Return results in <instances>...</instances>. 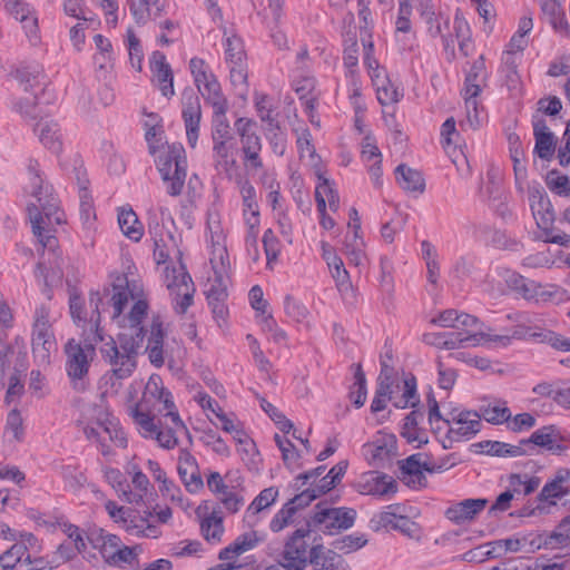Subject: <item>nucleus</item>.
Segmentation results:
<instances>
[{
    "label": "nucleus",
    "instance_id": "nucleus-1",
    "mask_svg": "<svg viewBox=\"0 0 570 570\" xmlns=\"http://www.w3.org/2000/svg\"><path fill=\"white\" fill-rule=\"evenodd\" d=\"M106 292L110 295L108 304L112 307V320L121 316L129 298L136 299L128 316L122 318L127 322L122 326H127L128 331L118 334L117 340L109 337L100 346L101 357L110 367L102 380L105 384H110V387L117 391L121 385L120 382L130 377L137 367V357L145 337L141 322L147 315L148 303L141 297V285L135 281L130 282L126 274L112 275L111 288Z\"/></svg>",
    "mask_w": 570,
    "mask_h": 570
},
{
    "label": "nucleus",
    "instance_id": "nucleus-2",
    "mask_svg": "<svg viewBox=\"0 0 570 570\" xmlns=\"http://www.w3.org/2000/svg\"><path fill=\"white\" fill-rule=\"evenodd\" d=\"M23 189L27 195L36 199V203L27 206L32 233L43 248L53 249L57 239L51 234V226L66 223V218L63 212L59 208L52 187L43 181L37 185H24Z\"/></svg>",
    "mask_w": 570,
    "mask_h": 570
},
{
    "label": "nucleus",
    "instance_id": "nucleus-3",
    "mask_svg": "<svg viewBox=\"0 0 570 570\" xmlns=\"http://www.w3.org/2000/svg\"><path fill=\"white\" fill-rule=\"evenodd\" d=\"M164 411H176L171 393L164 387L161 377L151 374L145 385L142 396L138 403L129 407V414L137 426L146 432H153L150 416L156 417Z\"/></svg>",
    "mask_w": 570,
    "mask_h": 570
},
{
    "label": "nucleus",
    "instance_id": "nucleus-4",
    "mask_svg": "<svg viewBox=\"0 0 570 570\" xmlns=\"http://www.w3.org/2000/svg\"><path fill=\"white\" fill-rule=\"evenodd\" d=\"M97 341L91 336L90 341H85V344H81L75 338H70L63 347L66 372L72 389L77 392H85L89 386V368L96 356L94 342Z\"/></svg>",
    "mask_w": 570,
    "mask_h": 570
},
{
    "label": "nucleus",
    "instance_id": "nucleus-5",
    "mask_svg": "<svg viewBox=\"0 0 570 570\" xmlns=\"http://www.w3.org/2000/svg\"><path fill=\"white\" fill-rule=\"evenodd\" d=\"M156 165L163 181L166 184L167 194L171 197L179 196L187 176V159L183 145H168L157 156Z\"/></svg>",
    "mask_w": 570,
    "mask_h": 570
},
{
    "label": "nucleus",
    "instance_id": "nucleus-6",
    "mask_svg": "<svg viewBox=\"0 0 570 570\" xmlns=\"http://www.w3.org/2000/svg\"><path fill=\"white\" fill-rule=\"evenodd\" d=\"M102 298L99 292H90L88 306L79 295H71L69 298L70 315L75 324L82 330L85 341H104L102 330L100 327Z\"/></svg>",
    "mask_w": 570,
    "mask_h": 570
},
{
    "label": "nucleus",
    "instance_id": "nucleus-7",
    "mask_svg": "<svg viewBox=\"0 0 570 570\" xmlns=\"http://www.w3.org/2000/svg\"><path fill=\"white\" fill-rule=\"evenodd\" d=\"M387 401H391L397 409L416 407L420 404V396L415 376L406 374L395 387L387 386V384H377L371 403V411L377 413L385 410Z\"/></svg>",
    "mask_w": 570,
    "mask_h": 570
},
{
    "label": "nucleus",
    "instance_id": "nucleus-8",
    "mask_svg": "<svg viewBox=\"0 0 570 570\" xmlns=\"http://www.w3.org/2000/svg\"><path fill=\"white\" fill-rule=\"evenodd\" d=\"M529 203L537 226L546 234V240L560 246H570V235L566 233L553 234L554 212L550 199L540 185L529 188Z\"/></svg>",
    "mask_w": 570,
    "mask_h": 570
},
{
    "label": "nucleus",
    "instance_id": "nucleus-9",
    "mask_svg": "<svg viewBox=\"0 0 570 570\" xmlns=\"http://www.w3.org/2000/svg\"><path fill=\"white\" fill-rule=\"evenodd\" d=\"M364 65L376 90L377 100L382 106L397 104L404 96L403 89L391 81L385 70L373 56V41L363 39Z\"/></svg>",
    "mask_w": 570,
    "mask_h": 570
},
{
    "label": "nucleus",
    "instance_id": "nucleus-10",
    "mask_svg": "<svg viewBox=\"0 0 570 570\" xmlns=\"http://www.w3.org/2000/svg\"><path fill=\"white\" fill-rule=\"evenodd\" d=\"M234 127L239 137L244 166L254 170L262 169L263 144L257 132V122L252 118L240 117L235 120Z\"/></svg>",
    "mask_w": 570,
    "mask_h": 570
},
{
    "label": "nucleus",
    "instance_id": "nucleus-11",
    "mask_svg": "<svg viewBox=\"0 0 570 570\" xmlns=\"http://www.w3.org/2000/svg\"><path fill=\"white\" fill-rule=\"evenodd\" d=\"M166 286L176 313L185 314L193 304L195 285L190 275L183 268H166Z\"/></svg>",
    "mask_w": 570,
    "mask_h": 570
},
{
    "label": "nucleus",
    "instance_id": "nucleus-12",
    "mask_svg": "<svg viewBox=\"0 0 570 570\" xmlns=\"http://www.w3.org/2000/svg\"><path fill=\"white\" fill-rule=\"evenodd\" d=\"M309 533V528H299L287 538L279 557V564L284 570L306 569L309 563V550L305 538Z\"/></svg>",
    "mask_w": 570,
    "mask_h": 570
},
{
    "label": "nucleus",
    "instance_id": "nucleus-13",
    "mask_svg": "<svg viewBox=\"0 0 570 570\" xmlns=\"http://www.w3.org/2000/svg\"><path fill=\"white\" fill-rule=\"evenodd\" d=\"M317 511L307 523V528H317L320 531L334 534L341 530H346L354 524L356 512L347 508H322V503L316 504Z\"/></svg>",
    "mask_w": 570,
    "mask_h": 570
},
{
    "label": "nucleus",
    "instance_id": "nucleus-14",
    "mask_svg": "<svg viewBox=\"0 0 570 570\" xmlns=\"http://www.w3.org/2000/svg\"><path fill=\"white\" fill-rule=\"evenodd\" d=\"M165 417L170 419V426L165 428L160 421L158 424H156V417L150 416L153 432H146L145 429L141 426L137 428L142 438L156 440L160 448L171 450L178 445L177 432H187V428L185 423L181 421L177 411L166 412Z\"/></svg>",
    "mask_w": 570,
    "mask_h": 570
},
{
    "label": "nucleus",
    "instance_id": "nucleus-15",
    "mask_svg": "<svg viewBox=\"0 0 570 570\" xmlns=\"http://www.w3.org/2000/svg\"><path fill=\"white\" fill-rule=\"evenodd\" d=\"M508 482L509 489L497 497L489 509L490 514L508 511L514 499V492L519 491V487H523V495L534 492L540 484V479L538 476H529L528 474L512 473L509 475Z\"/></svg>",
    "mask_w": 570,
    "mask_h": 570
},
{
    "label": "nucleus",
    "instance_id": "nucleus-16",
    "mask_svg": "<svg viewBox=\"0 0 570 570\" xmlns=\"http://www.w3.org/2000/svg\"><path fill=\"white\" fill-rule=\"evenodd\" d=\"M225 59L229 65L230 81L234 86L247 83L246 55L243 41L237 36L227 37Z\"/></svg>",
    "mask_w": 570,
    "mask_h": 570
},
{
    "label": "nucleus",
    "instance_id": "nucleus-17",
    "mask_svg": "<svg viewBox=\"0 0 570 570\" xmlns=\"http://www.w3.org/2000/svg\"><path fill=\"white\" fill-rule=\"evenodd\" d=\"M490 342L508 346L511 343V336L492 335L490 328L482 324L478 317L465 313V344L478 346Z\"/></svg>",
    "mask_w": 570,
    "mask_h": 570
},
{
    "label": "nucleus",
    "instance_id": "nucleus-18",
    "mask_svg": "<svg viewBox=\"0 0 570 570\" xmlns=\"http://www.w3.org/2000/svg\"><path fill=\"white\" fill-rule=\"evenodd\" d=\"M202 109L199 98L193 92L183 95V119L185 122L187 141L195 148L198 140Z\"/></svg>",
    "mask_w": 570,
    "mask_h": 570
},
{
    "label": "nucleus",
    "instance_id": "nucleus-19",
    "mask_svg": "<svg viewBox=\"0 0 570 570\" xmlns=\"http://www.w3.org/2000/svg\"><path fill=\"white\" fill-rule=\"evenodd\" d=\"M355 488L361 494L386 497L396 492L397 483L386 474L368 472L356 482Z\"/></svg>",
    "mask_w": 570,
    "mask_h": 570
},
{
    "label": "nucleus",
    "instance_id": "nucleus-20",
    "mask_svg": "<svg viewBox=\"0 0 570 570\" xmlns=\"http://www.w3.org/2000/svg\"><path fill=\"white\" fill-rule=\"evenodd\" d=\"M178 474L186 490L197 493L204 487V481L195 456L187 450H180L177 465Z\"/></svg>",
    "mask_w": 570,
    "mask_h": 570
},
{
    "label": "nucleus",
    "instance_id": "nucleus-21",
    "mask_svg": "<svg viewBox=\"0 0 570 570\" xmlns=\"http://www.w3.org/2000/svg\"><path fill=\"white\" fill-rule=\"evenodd\" d=\"M149 62L153 81L157 85L163 96L168 98L174 96V75L170 65L166 61V56L161 51H154Z\"/></svg>",
    "mask_w": 570,
    "mask_h": 570
},
{
    "label": "nucleus",
    "instance_id": "nucleus-22",
    "mask_svg": "<svg viewBox=\"0 0 570 570\" xmlns=\"http://www.w3.org/2000/svg\"><path fill=\"white\" fill-rule=\"evenodd\" d=\"M561 441H563V438L559 429L554 425H546L534 431L529 439L521 440L519 445L524 448V445L533 444L546 448L553 454H561L566 450Z\"/></svg>",
    "mask_w": 570,
    "mask_h": 570
},
{
    "label": "nucleus",
    "instance_id": "nucleus-23",
    "mask_svg": "<svg viewBox=\"0 0 570 570\" xmlns=\"http://www.w3.org/2000/svg\"><path fill=\"white\" fill-rule=\"evenodd\" d=\"M215 271V278L210 282L208 289H206V297L212 312L216 318L225 320L227 315V307L225 301L228 296L227 287L223 279L222 266H218Z\"/></svg>",
    "mask_w": 570,
    "mask_h": 570
},
{
    "label": "nucleus",
    "instance_id": "nucleus-24",
    "mask_svg": "<svg viewBox=\"0 0 570 570\" xmlns=\"http://www.w3.org/2000/svg\"><path fill=\"white\" fill-rule=\"evenodd\" d=\"M309 564L313 570H352L341 554L325 550L322 544H315L309 549Z\"/></svg>",
    "mask_w": 570,
    "mask_h": 570
},
{
    "label": "nucleus",
    "instance_id": "nucleus-25",
    "mask_svg": "<svg viewBox=\"0 0 570 570\" xmlns=\"http://www.w3.org/2000/svg\"><path fill=\"white\" fill-rule=\"evenodd\" d=\"M4 10L16 20L22 23L28 36H36L38 19L31 6L24 0H2Z\"/></svg>",
    "mask_w": 570,
    "mask_h": 570
},
{
    "label": "nucleus",
    "instance_id": "nucleus-26",
    "mask_svg": "<svg viewBox=\"0 0 570 570\" xmlns=\"http://www.w3.org/2000/svg\"><path fill=\"white\" fill-rule=\"evenodd\" d=\"M469 451L474 454H487L490 456H522L529 454V452L521 445H512L500 441H481L472 443Z\"/></svg>",
    "mask_w": 570,
    "mask_h": 570
},
{
    "label": "nucleus",
    "instance_id": "nucleus-27",
    "mask_svg": "<svg viewBox=\"0 0 570 570\" xmlns=\"http://www.w3.org/2000/svg\"><path fill=\"white\" fill-rule=\"evenodd\" d=\"M365 455L374 466H385L396 454L394 436L377 439L371 444L364 445Z\"/></svg>",
    "mask_w": 570,
    "mask_h": 570
},
{
    "label": "nucleus",
    "instance_id": "nucleus-28",
    "mask_svg": "<svg viewBox=\"0 0 570 570\" xmlns=\"http://www.w3.org/2000/svg\"><path fill=\"white\" fill-rule=\"evenodd\" d=\"M481 92V85L473 83L465 88V118L473 130H478L487 121V112L483 105L478 100Z\"/></svg>",
    "mask_w": 570,
    "mask_h": 570
},
{
    "label": "nucleus",
    "instance_id": "nucleus-29",
    "mask_svg": "<svg viewBox=\"0 0 570 570\" xmlns=\"http://www.w3.org/2000/svg\"><path fill=\"white\" fill-rule=\"evenodd\" d=\"M33 130L45 148L55 155L62 151V135L58 122L52 119H40Z\"/></svg>",
    "mask_w": 570,
    "mask_h": 570
},
{
    "label": "nucleus",
    "instance_id": "nucleus-30",
    "mask_svg": "<svg viewBox=\"0 0 570 570\" xmlns=\"http://www.w3.org/2000/svg\"><path fill=\"white\" fill-rule=\"evenodd\" d=\"M31 347L35 358L48 365L50 355L57 351V342L52 328L32 330Z\"/></svg>",
    "mask_w": 570,
    "mask_h": 570
},
{
    "label": "nucleus",
    "instance_id": "nucleus-31",
    "mask_svg": "<svg viewBox=\"0 0 570 570\" xmlns=\"http://www.w3.org/2000/svg\"><path fill=\"white\" fill-rule=\"evenodd\" d=\"M423 456L422 453H415L399 462L402 478L407 484L422 487L426 481L423 471L431 472L432 469L422 460Z\"/></svg>",
    "mask_w": 570,
    "mask_h": 570
},
{
    "label": "nucleus",
    "instance_id": "nucleus-32",
    "mask_svg": "<svg viewBox=\"0 0 570 570\" xmlns=\"http://www.w3.org/2000/svg\"><path fill=\"white\" fill-rule=\"evenodd\" d=\"M459 138L460 131L456 129L455 120L453 117H450L441 126L440 144L458 170L460 169L458 159L463 154L461 146L455 144V140Z\"/></svg>",
    "mask_w": 570,
    "mask_h": 570
},
{
    "label": "nucleus",
    "instance_id": "nucleus-33",
    "mask_svg": "<svg viewBox=\"0 0 570 570\" xmlns=\"http://www.w3.org/2000/svg\"><path fill=\"white\" fill-rule=\"evenodd\" d=\"M533 135L535 139L534 153L541 159L551 160L556 151V139L544 119L533 120Z\"/></svg>",
    "mask_w": 570,
    "mask_h": 570
},
{
    "label": "nucleus",
    "instance_id": "nucleus-34",
    "mask_svg": "<svg viewBox=\"0 0 570 570\" xmlns=\"http://www.w3.org/2000/svg\"><path fill=\"white\" fill-rule=\"evenodd\" d=\"M164 337L163 323L159 317H154L150 324V334L146 346V352L150 363L156 367H161L165 363L164 357Z\"/></svg>",
    "mask_w": 570,
    "mask_h": 570
},
{
    "label": "nucleus",
    "instance_id": "nucleus-35",
    "mask_svg": "<svg viewBox=\"0 0 570 570\" xmlns=\"http://www.w3.org/2000/svg\"><path fill=\"white\" fill-rule=\"evenodd\" d=\"M263 538L256 531H249L238 535L230 544L219 551V560H235L238 556L254 549Z\"/></svg>",
    "mask_w": 570,
    "mask_h": 570
},
{
    "label": "nucleus",
    "instance_id": "nucleus-36",
    "mask_svg": "<svg viewBox=\"0 0 570 570\" xmlns=\"http://www.w3.org/2000/svg\"><path fill=\"white\" fill-rule=\"evenodd\" d=\"M424 419V412L421 409L413 407L404 419V423L402 425L401 435L409 443H417V446L421 444L428 443V434L424 430H422L419 424Z\"/></svg>",
    "mask_w": 570,
    "mask_h": 570
},
{
    "label": "nucleus",
    "instance_id": "nucleus-37",
    "mask_svg": "<svg viewBox=\"0 0 570 570\" xmlns=\"http://www.w3.org/2000/svg\"><path fill=\"white\" fill-rule=\"evenodd\" d=\"M207 104L213 107V112L228 110V101L222 91L217 78L212 75L202 81L200 88H197Z\"/></svg>",
    "mask_w": 570,
    "mask_h": 570
},
{
    "label": "nucleus",
    "instance_id": "nucleus-38",
    "mask_svg": "<svg viewBox=\"0 0 570 570\" xmlns=\"http://www.w3.org/2000/svg\"><path fill=\"white\" fill-rule=\"evenodd\" d=\"M239 193L243 200V216L246 226L259 225V207L254 186L248 180L240 181Z\"/></svg>",
    "mask_w": 570,
    "mask_h": 570
},
{
    "label": "nucleus",
    "instance_id": "nucleus-39",
    "mask_svg": "<svg viewBox=\"0 0 570 570\" xmlns=\"http://www.w3.org/2000/svg\"><path fill=\"white\" fill-rule=\"evenodd\" d=\"M318 184L315 189L317 212H325L326 202L331 210L336 212L340 205V197L333 184L323 174L317 173Z\"/></svg>",
    "mask_w": 570,
    "mask_h": 570
},
{
    "label": "nucleus",
    "instance_id": "nucleus-40",
    "mask_svg": "<svg viewBox=\"0 0 570 570\" xmlns=\"http://www.w3.org/2000/svg\"><path fill=\"white\" fill-rule=\"evenodd\" d=\"M500 72L503 76L504 85L512 94L521 89V78L518 72L519 59L512 50H507L502 55Z\"/></svg>",
    "mask_w": 570,
    "mask_h": 570
},
{
    "label": "nucleus",
    "instance_id": "nucleus-41",
    "mask_svg": "<svg viewBox=\"0 0 570 570\" xmlns=\"http://www.w3.org/2000/svg\"><path fill=\"white\" fill-rule=\"evenodd\" d=\"M28 548L24 542L12 544L0 556L1 570H29Z\"/></svg>",
    "mask_w": 570,
    "mask_h": 570
},
{
    "label": "nucleus",
    "instance_id": "nucleus-42",
    "mask_svg": "<svg viewBox=\"0 0 570 570\" xmlns=\"http://www.w3.org/2000/svg\"><path fill=\"white\" fill-rule=\"evenodd\" d=\"M236 150L235 138L213 142V159L215 167L219 170H229L236 164Z\"/></svg>",
    "mask_w": 570,
    "mask_h": 570
},
{
    "label": "nucleus",
    "instance_id": "nucleus-43",
    "mask_svg": "<svg viewBox=\"0 0 570 570\" xmlns=\"http://www.w3.org/2000/svg\"><path fill=\"white\" fill-rule=\"evenodd\" d=\"M395 176L399 185L406 191L422 194L425 189L423 175L404 164L396 167Z\"/></svg>",
    "mask_w": 570,
    "mask_h": 570
},
{
    "label": "nucleus",
    "instance_id": "nucleus-44",
    "mask_svg": "<svg viewBox=\"0 0 570 570\" xmlns=\"http://www.w3.org/2000/svg\"><path fill=\"white\" fill-rule=\"evenodd\" d=\"M294 90L302 101L304 111L308 115L311 122L314 124V110L316 101V96L314 95L315 79L312 77H303L296 80Z\"/></svg>",
    "mask_w": 570,
    "mask_h": 570
},
{
    "label": "nucleus",
    "instance_id": "nucleus-45",
    "mask_svg": "<svg viewBox=\"0 0 570 570\" xmlns=\"http://www.w3.org/2000/svg\"><path fill=\"white\" fill-rule=\"evenodd\" d=\"M118 224L124 235L139 242L144 235V226L132 208L121 207L118 213Z\"/></svg>",
    "mask_w": 570,
    "mask_h": 570
},
{
    "label": "nucleus",
    "instance_id": "nucleus-46",
    "mask_svg": "<svg viewBox=\"0 0 570 570\" xmlns=\"http://www.w3.org/2000/svg\"><path fill=\"white\" fill-rule=\"evenodd\" d=\"M77 180L79 188V199H80V217L85 223H89L91 219L96 217L94 203L91 195L88 189V179L85 177V173H80V169H77Z\"/></svg>",
    "mask_w": 570,
    "mask_h": 570
},
{
    "label": "nucleus",
    "instance_id": "nucleus-47",
    "mask_svg": "<svg viewBox=\"0 0 570 570\" xmlns=\"http://www.w3.org/2000/svg\"><path fill=\"white\" fill-rule=\"evenodd\" d=\"M343 61L347 69V76L354 78L357 75L358 45L355 33L346 32L344 38Z\"/></svg>",
    "mask_w": 570,
    "mask_h": 570
},
{
    "label": "nucleus",
    "instance_id": "nucleus-48",
    "mask_svg": "<svg viewBox=\"0 0 570 570\" xmlns=\"http://www.w3.org/2000/svg\"><path fill=\"white\" fill-rule=\"evenodd\" d=\"M220 423V428L227 432L233 433L234 439L240 443L244 444V451L249 452L255 450V444L248 439V436L244 433L242 429L238 428V423H236L235 420L229 417L222 407H218L217 416Z\"/></svg>",
    "mask_w": 570,
    "mask_h": 570
},
{
    "label": "nucleus",
    "instance_id": "nucleus-49",
    "mask_svg": "<svg viewBox=\"0 0 570 570\" xmlns=\"http://www.w3.org/2000/svg\"><path fill=\"white\" fill-rule=\"evenodd\" d=\"M200 531L204 539L209 543H218L224 534L223 518L213 511L200 522Z\"/></svg>",
    "mask_w": 570,
    "mask_h": 570
},
{
    "label": "nucleus",
    "instance_id": "nucleus-50",
    "mask_svg": "<svg viewBox=\"0 0 570 570\" xmlns=\"http://www.w3.org/2000/svg\"><path fill=\"white\" fill-rule=\"evenodd\" d=\"M210 264L214 269L222 266V271H226L228 264V253L225 245V237L222 232H210Z\"/></svg>",
    "mask_w": 570,
    "mask_h": 570
},
{
    "label": "nucleus",
    "instance_id": "nucleus-51",
    "mask_svg": "<svg viewBox=\"0 0 570 570\" xmlns=\"http://www.w3.org/2000/svg\"><path fill=\"white\" fill-rule=\"evenodd\" d=\"M278 497V490L275 487H269L259 492V494L253 500L246 511L248 519L254 518L261 511L269 508L275 503Z\"/></svg>",
    "mask_w": 570,
    "mask_h": 570
},
{
    "label": "nucleus",
    "instance_id": "nucleus-52",
    "mask_svg": "<svg viewBox=\"0 0 570 570\" xmlns=\"http://www.w3.org/2000/svg\"><path fill=\"white\" fill-rule=\"evenodd\" d=\"M131 483L135 488V491H131L130 488L127 489V493H125V501L128 503L139 504L144 497L148 493L150 482L147 475L138 470L134 473Z\"/></svg>",
    "mask_w": 570,
    "mask_h": 570
},
{
    "label": "nucleus",
    "instance_id": "nucleus-53",
    "mask_svg": "<svg viewBox=\"0 0 570 570\" xmlns=\"http://www.w3.org/2000/svg\"><path fill=\"white\" fill-rule=\"evenodd\" d=\"M98 425L102 431V435H108L109 441L116 446L121 449L127 446L126 434L117 420L107 417L104 421H98Z\"/></svg>",
    "mask_w": 570,
    "mask_h": 570
},
{
    "label": "nucleus",
    "instance_id": "nucleus-54",
    "mask_svg": "<svg viewBox=\"0 0 570 570\" xmlns=\"http://www.w3.org/2000/svg\"><path fill=\"white\" fill-rule=\"evenodd\" d=\"M404 512V508L401 504H390L383 511L375 514L372 519V523H374L375 530L381 528L393 529L394 523H396L399 517Z\"/></svg>",
    "mask_w": 570,
    "mask_h": 570
},
{
    "label": "nucleus",
    "instance_id": "nucleus-55",
    "mask_svg": "<svg viewBox=\"0 0 570 570\" xmlns=\"http://www.w3.org/2000/svg\"><path fill=\"white\" fill-rule=\"evenodd\" d=\"M353 367L355 368V381L351 387L350 399L356 407H361L366 401V379L361 364H353Z\"/></svg>",
    "mask_w": 570,
    "mask_h": 570
},
{
    "label": "nucleus",
    "instance_id": "nucleus-56",
    "mask_svg": "<svg viewBox=\"0 0 570 570\" xmlns=\"http://www.w3.org/2000/svg\"><path fill=\"white\" fill-rule=\"evenodd\" d=\"M227 110L213 112L212 140L213 142L234 138L229 122L226 118Z\"/></svg>",
    "mask_w": 570,
    "mask_h": 570
},
{
    "label": "nucleus",
    "instance_id": "nucleus-57",
    "mask_svg": "<svg viewBox=\"0 0 570 570\" xmlns=\"http://www.w3.org/2000/svg\"><path fill=\"white\" fill-rule=\"evenodd\" d=\"M86 548H80V546L73 543L72 541H63L60 543L52 554L50 559V569L57 568L61 563H65L80 553Z\"/></svg>",
    "mask_w": 570,
    "mask_h": 570
},
{
    "label": "nucleus",
    "instance_id": "nucleus-58",
    "mask_svg": "<svg viewBox=\"0 0 570 570\" xmlns=\"http://www.w3.org/2000/svg\"><path fill=\"white\" fill-rule=\"evenodd\" d=\"M480 412L487 422L495 425L508 422L511 419V411L504 401L499 402V404L494 406H482Z\"/></svg>",
    "mask_w": 570,
    "mask_h": 570
},
{
    "label": "nucleus",
    "instance_id": "nucleus-59",
    "mask_svg": "<svg viewBox=\"0 0 570 570\" xmlns=\"http://www.w3.org/2000/svg\"><path fill=\"white\" fill-rule=\"evenodd\" d=\"M16 77L20 83L24 85L26 91L45 85V76L42 73V69L39 67H23L18 69Z\"/></svg>",
    "mask_w": 570,
    "mask_h": 570
},
{
    "label": "nucleus",
    "instance_id": "nucleus-60",
    "mask_svg": "<svg viewBox=\"0 0 570 570\" xmlns=\"http://www.w3.org/2000/svg\"><path fill=\"white\" fill-rule=\"evenodd\" d=\"M426 343H431L438 346H443L448 350L460 347L463 342L462 334L460 332H445L440 334H426L424 335Z\"/></svg>",
    "mask_w": 570,
    "mask_h": 570
},
{
    "label": "nucleus",
    "instance_id": "nucleus-61",
    "mask_svg": "<svg viewBox=\"0 0 570 570\" xmlns=\"http://www.w3.org/2000/svg\"><path fill=\"white\" fill-rule=\"evenodd\" d=\"M345 254L350 264L361 266L365 259L364 253V240L362 237H346L345 240Z\"/></svg>",
    "mask_w": 570,
    "mask_h": 570
},
{
    "label": "nucleus",
    "instance_id": "nucleus-62",
    "mask_svg": "<svg viewBox=\"0 0 570 570\" xmlns=\"http://www.w3.org/2000/svg\"><path fill=\"white\" fill-rule=\"evenodd\" d=\"M546 183L551 191L561 196L570 195V179L567 175H562L559 170H550L547 174Z\"/></svg>",
    "mask_w": 570,
    "mask_h": 570
},
{
    "label": "nucleus",
    "instance_id": "nucleus-63",
    "mask_svg": "<svg viewBox=\"0 0 570 570\" xmlns=\"http://www.w3.org/2000/svg\"><path fill=\"white\" fill-rule=\"evenodd\" d=\"M104 475L119 497L125 500V493H127V489H129L125 474L119 469L106 466L104 469Z\"/></svg>",
    "mask_w": 570,
    "mask_h": 570
},
{
    "label": "nucleus",
    "instance_id": "nucleus-64",
    "mask_svg": "<svg viewBox=\"0 0 570 570\" xmlns=\"http://www.w3.org/2000/svg\"><path fill=\"white\" fill-rule=\"evenodd\" d=\"M487 68L484 57L481 55L476 60L473 61L468 75L465 76V88L473 83H480L481 88L487 85Z\"/></svg>",
    "mask_w": 570,
    "mask_h": 570
}]
</instances>
